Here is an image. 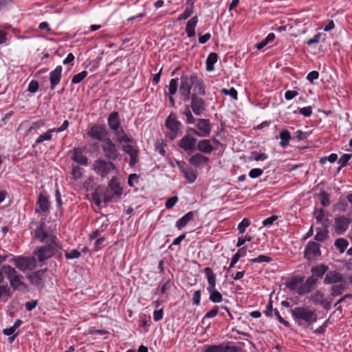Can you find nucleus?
I'll use <instances>...</instances> for the list:
<instances>
[{"instance_id": "nucleus-1", "label": "nucleus", "mask_w": 352, "mask_h": 352, "mask_svg": "<svg viewBox=\"0 0 352 352\" xmlns=\"http://www.w3.org/2000/svg\"><path fill=\"white\" fill-rule=\"evenodd\" d=\"M179 93L184 101L191 100L190 107L196 116H200L206 111V102L199 96L206 94L205 87L197 75L181 76Z\"/></svg>"}, {"instance_id": "nucleus-2", "label": "nucleus", "mask_w": 352, "mask_h": 352, "mask_svg": "<svg viewBox=\"0 0 352 352\" xmlns=\"http://www.w3.org/2000/svg\"><path fill=\"white\" fill-rule=\"evenodd\" d=\"M45 221H41L34 230L36 239H40L41 242L48 243L47 245L39 248L35 252L40 262L50 258L55 253L58 252L60 249L56 236L50 234L48 231L45 230Z\"/></svg>"}, {"instance_id": "nucleus-3", "label": "nucleus", "mask_w": 352, "mask_h": 352, "mask_svg": "<svg viewBox=\"0 0 352 352\" xmlns=\"http://www.w3.org/2000/svg\"><path fill=\"white\" fill-rule=\"evenodd\" d=\"M2 270L10 282V285L13 290L25 291L28 286L22 280V276L17 273L16 270L10 265L2 266Z\"/></svg>"}, {"instance_id": "nucleus-4", "label": "nucleus", "mask_w": 352, "mask_h": 352, "mask_svg": "<svg viewBox=\"0 0 352 352\" xmlns=\"http://www.w3.org/2000/svg\"><path fill=\"white\" fill-rule=\"evenodd\" d=\"M195 134H197L195 129L188 128L186 135L178 142V146L188 155L192 154L196 149L197 139Z\"/></svg>"}, {"instance_id": "nucleus-5", "label": "nucleus", "mask_w": 352, "mask_h": 352, "mask_svg": "<svg viewBox=\"0 0 352 352\" xmlns=\"http://www.w3.org/2000/svg\"><path fill=\"white\" fill-rule=\"evenodd\" d=\"M204 272L208 283V287L207 289L210 293V300L213 302H221L222 295L215 289L216 276L213 272V270L210 267H207L204 268Z\"/></svg>"}, {"instance_id": "nucleus-6", "label": "nucleus", "mask_w": 352, "mask_h": 352, "mask_svg": "<svg viewBox=\"0 0 352 352\" xmlns=\"http://www.w3.org/2000/svg\"><path fill=\"white\" fill-rule=\"evenodd\" d=\"M286 285L291 291L296 292L299 295L308 292V279L305 280L304 276H294L286 283Z\"/></svg>"}, {"instance_id": "nucleus-7", "label": "nucleus", "mask_w": 352, "mask_h": 352, "mask_svg": "<svg viewBox=\"0 0 352 352\" xmlns=\"http://www.w3.org/2000/svg\"><path fill=\"white\" fill-rule=\"evenodd\" d=\"M94 170L102 177H106L112 170H116V165L111 160L97 159L93 164Z\"/></svg>"}, {"instance_id": "nucleus-8", "label": "nucleus", "mask_w": 352, "mask_h": 352, "mask_svg": "<svg viewBox=\"0 0 352 352\" xmlns=\"http://www.w3.org/2000/svg\"><path fill=\"white\" fill-rule=\"evenodd\" d=\"M101 148L107 160L115 161L118 158L120 153L117 146L110 138L106 139L105 142L102 143Z\"/></svg>"}, {"instance_id": "nucleus-9", "label": "nucleus", "mask_w": 352, "mask_h": 352, "mask_svg": "<svg viewBox=\"0 0 352 352\" xmlns=\"http://www.w3.org/2000/svg\"><path fill=\"white\" fill-rule=\"evenodd\" d=\"M12 260L16 267L23 272L27 270H32L36 266V258L34 257L19 256L14 258Z\"/></svg>"}, {"instance_id": "nucleus-10", "label": "nucleus", "mask_w": 352, "mask_h": 352, "mask_svg": "<svg viewBox=\"0 0 352 352\" xmlns=\"http://www.w3.org/2000/svg\"><path fill=\"white\" fill-rule=\"evenodd\" d=\"M87 135L93 139L101 141L102 143L104 142L106 139H109L106 128L102 125L92 126Z\"/></svg>"}, {"instance_id": "nucleus-11", "label": "nucleus", "mask_w": 352, "mask_h": 352, "mask_svg": "<svg viewBox=\"0 0 352 352\" xmlns=\"http://www.w3.org/2000/svg\"><path fill=\"white\" fill-rule=\"evenodd\" d=\"M47 270H39L27 276L30 283L38 289L43 288L45 285V273Z\"/></svg>"}, {"instance_id": "nucleus-12", "label": "nucleus", "mask_w": 352, "mask_h": 352, "mask_svg": "<svg viewBox=\"0 0 352 352\" xmlns=\"http://www.w3.org/2000/svg\"><path fill=\"white\" fill-rule=\"evenodd\" d=\"M329 267L324 264H320L315 267H312L311 272V276H309V287L316 284L318 279L322 278L324 274L327 272Z\"/></svg>"}, {"instance_id": "nucleus-13", "label": "nucleus", "mask_w": 352, "mask_h": 352, "mask_svg": "<svg viewBox=\"0 0 352 352\" xmlns=\"http://www.w3.org/2000/svg\"><path fill=\"white\" fill-rule=\"evenodd\" d=\"M196 126L198 129L197 130V134H195L196 136L206 138L210 135L211 131L210 120L199 118L197 120Z\"/></svg>"}, {"instance_id": "nucleus-14", "label": "nucleus", "mask_w": 352, "mask_h": 352, "mask_svg": "<svg viewBox=\"0 0 352 352\" xmlns=\"http://www.w3.org/2000/svg\"><path fill=\"white\" fill-rule=\"evenodd\" d=\"M176 164L181 172L184 175L185 178L189 183H193L197 179V173L192 168L188 166L184 161H177Z\"/></svg>"}, {"instance_id": "nucleus-15", "label": "nucleus", "mask_w": 352, "mask_h": 352, "mask_svg": "<svg viewBox=\"0 0 352 352\" xmlns=\"http://www.w3.org/2000/svg\"><path fill=\"white\" fill-rule=\"evenodd\" d=\"M351 219L344 216L338 217L335 219V231L337 234L344 233L349 228Z\"/></svg>"}, {"instance_id": "nucleus-16", "label": "nucleus", "mask_w": 352, "mask_h": 352, "mask_svg": "<svg viewBox=\"0 0 352 352\" xmlns=\"http://www.w3.org/2000/svg\"><path fill=\"white\" fill-rule=\"evenodd\" d=\"M292 314L296 320L301 324V321L308 322V310L305 307H295L291 310Z\"/></svg>"}, {"instance_id": "nucleus-17", "label": "nucleus", "mask_w": 352, "mask_h": 352, "mask_svg": "<svg viewBox=\"0 0 352 352\" xmlns=\"http://www.w3.org/2000/svg\"><path fill=\"white\" fill-rule=\"evenodd\" d=\"M63 68L61 66H57L54 70L50 74V89L54 90L56 86L60 82L62 76Z\"/></svg>"}, {"instance_id": "nucleus-18", "label": "nucleus", "mask_w": 352, "mask_h": 352, "mask_svg": "<svg viewBox=\"0 0 352 352\" xmlns=\"http://www.w3.org/2000/svg\"><path fill=\"white\" fill-rule=\"evenodd\" d=\"M180 122L177 120L176 115L174 113H170L166 120V126L172 132H178Z\"/></svg>"}, {"instance_id": "nucleus-19", "label": "nucleus", "mask_w": 352, "mask_h": 352, "mask_svg": "<svg viewBox=\"0 0 352 352\" xmlns=\"http://www.w3.org/2000/svg\"><path fill=\"white\" fill-rule=\"evenodd\" d=\"M311 298L314 302L322 305V307L326 309H330L331 302L327 301L324 299V294L322 292L319 291L316 292L311 295Z\"/></svg>"}, {"instance_id": "nucleus-20", "label": "nucleus", "mask_w": 352, "mask_h": 352, "mask_svg": "<svg viewBox=\"0 0 352 352\" xmlns=\"http://www.w3.org/2000/svg\"><path fill=\"white\" fill-rule=\"evenodd\" d=\"M104 192H107V188L104 186H98L93 192L91 195L92 200L96 206H100Z\"/></svg>"}, {"instance_id": "nucleus-21", "label": "nucleus", "mask_w": 352, "mask_h": 352, "mask_svg": "<svg viewBox=\"0 0 352 352\" xmlns=\"http://www.w3.org/2000/svg\"><path fill=\"white\" fill-rule=\"evenodd\" d=\"M108 124L111 129L116 131L120 127V122L119 118V113L117 111H113L109 114L108 118Z\"/></svg>"}, {"instance_id": "nucleus-22", "label": "nucleus", "mask_w": 352, "mask_h": 352, "mask_svg": "<svg viewBox=\"0 0 352 352\" xmlns=\"http://www.w3.org/2000/svg\"><path fill=\"white\" fill-rule=\"evenodd\" d=\"M37 205L39 207V209H36V212H43L44 213H48L50 210V203L46 197L40 194L38 196V199L37 201Z\"/></svg>"}, {"instance_id": "nucleus-23", "label": "nucleus", "mask_w": 352, "mask_h": 352, "mask_svg": "<svg viewBox=\"0 0 352 352\" xmlns=\"http://www.w3.org/2000/svg\"><path fill=\"white\" fill-rule=\"evenodd\" d=\"M341 280H342V278L340 273L331 271L326 274L324 283V284H336Z\"/></svg>"}, {"instance_id": "nucleus-24", "label": "nucleus", "mask_w": 352, "mask_h": 352, "mask_svg": "<svg viewBox=\"0 0 352 352\" xmlns=\"http://www.w3.org/2000/svg\"><path fill=\"white\" fill-rule=\"evenodd\" d=\"M72 158L74 161L80 164L81 165L86 166L88 164V159L83 154L80 148H74Z\"/></svg>"}, {"instance_id": "nucleus-25", "label": "nucleus", "mask_w": 352, "mask_h": 352, "mask_svg": "<svg viewBox=\"0 0 352 352\" xmlns=\"http://www.w3.org/2000/svg\"><path fill=\"white\" fill-rule=\"evenodd\" d=\"M196 148L204 153H210L214 149L210 144V140L207 139L199 140Z\"/></svg>"}, {"instance_id": "nucleus-26", "label": "nucleus", "mask_w": 352, "mask_h": 352, "mask_svg": "<svg viewBox=\"0 0 352 352\" xmlns=\"http://www.w3.org/2000/svg\"><path fill=\"white\" fill-rule=\"evenodd\" d=\"M209 158L205 155H201V153H196L191 156L189 160V162L190 164L195 166V167H198L200 165H202L207 162H208Z\"/></svg>"}, {"instance_id": "nucleus-27", "label": "nucleus", "mask_w": 352, "mask_h": 352, "mask_svg": "<svg viewBox=\"0 0 352 352\" xmlns=\"http://www.w3.org/2000/svg\"><path fill=\"white\" fill-rule=\"evenodd\" d=\"M198 22V18L197 16L191 18L187 23L186 26V32L188 37H192L195 35V28Z\"/></svg>"}, {"instance_id": "nucleus-28", "label": "nucleus", "mask_w": 352, "mask_h": 352, "mask_svg": "<svg viewBox=\"0 0 352 352\" xmlns=\"http://www.w3.org/2000/svg\"><path fill=\"white\" fill-rule=\"evenodd\" d=\"M313 216L316 218L317 222L321 223L322 226H327L328 218L324 214L323 209H316L313 213Z\"/></svg>"}, {"instance_id": "nucleus-29", "label": "nucleus", "mask_w": 352, "mask_h": 352, "mask_svg": "<svg viewBox=\"0 0 352 352\" xmlns=\"http://www.w3.org/2000/svg\"><path fill=\"white\" fill-rule=\"evenodd\" d=\"M196 212L190 211L176 222V226L179 230L185 227L187 223L193 218Z\"/></svg>"}, {"instance_id": "nucleus-30", "label": "nucleus", "mask_w": 352, "mask_h": 352, "mask_svg": "<svg viewBox=\"0 0 352 352\" xmlns=\"http://www.w3.org/2000/svg\"><path fill=\"white\" fill-rule=\"evenodd\" d=\"M186 3L189 5L184 13L182 14L177 19L178 21L186 20L189 18L193 13L194 10V1L193 0H187Z\"/></svg>"}, {"instance_id": "nucleus-31", "label": "nucleus", "mask_w": 352, "mask_h": 352, "mask_svg": "<svg viewBox=\"0 0 352 352\" xmlns=\"http://www.w3.org/2000/svg\"><path fill=\"white\" fill-rule=\"evenodd\" d=\"M345 289L346 287L344 283L342 280H341L340 282L331 286V295L333 297L341 295Z\"/></svg>"}, {"instance_id": "nucleus-32", "label": "nucleus", "mask_w": 352, "mask_h": 352, "mask_svg": "<svg viewBox=\"0 0 352 352\" xmlns=\"http://www.w3.org/2000/svg\"><path fill=\"white\" fill-rule=\"evenodd\" d=\"M218 55L214 52L209 54L206 60V69L207 71L214 70V65L218 60Z\"/></svg>"}, {"instance_id": "nucleus-33", "label": "nucleus", "mask_w": 352, "mask_h": 352, "mask_svg": "<svg viewBox=\"0 0 352 352\" xmlns=\"http://www.w3.org/2000/svg\"><path fill=\"white\" fill-rule=\"evenodd\" d=\"M245 255V250L244 248H241L238 252L233 256L231 260V263L228 268V272H230V269L234 266V265L239 261L241 257Z\"/></svg>"}, {"instance_id": "nucleus-34", "label": "nucleus", "mask_w": 352, "mask_h": 352, "mask_svg": "<svg viewBox=\"0 0 352 352\" xmlns=\"http://www.w3.org/2000/svg\"><path fill=\"white\" fill-rule=\"evenodd\" d=\"M334 245L340 253H343L349 245V241L344 238H339L335 241Z\"/></svg>"}, {"instance_id": "nucleus-35", "label": "nucleus", "mask_w": 352, "mask_h": 352, "mask_svg": "<svg viewBox=\"0 0 352 352\" xmlns=\"http://www.w3.org/2000/svg\"><path fill=\"white\" fill-rule=\"evenodd\" d=\"M318 197L322 206L327 207L330 205V195L329 193L324 190H320L318 195Z\"/></svg>"}, {"instance_id": "nucleus-36", "label": "nucleus", "mask_w": 352, "mask_h": 352, "mask_svg": "<svg viewBox=\"0 0 352 352\" xmlns=\"http://www.w3.org/2000/svg\"><path fill=\"white\" fill-rule=\"evenodd\" d=\"M311 254L314 258H316L320 255L319 245L315 242H309V256Z\"/></svg>"}, {"instance_id": "nucleus-37", "label": "nucleus", "mask_w": 352, "mask_h": 352, "mask_svg": "<svg viewBox=\"0 0 352 352\" xmlns=\"http://www.w3.org/2000/svg\"><path fill=\"white\" fill-rule=\"evenodd\" d=\"M280 145L283 147L288 145L289 141L291 139L290 133L287 130L283 131L280 133Z\"/></svg>"}, {"instance_id": "nucleus-38", "label": "nucleus", "mask_w": 352, "mask_h": 352, "mask_svg": "<svg viewBox=\"0 0 352 352\" xmlns=\"http://www.w3.org/2000/svg\"><path fill=\"white\" fill-rule=\"evenodd\" d=\"M54 132L53 129H50L46 133L39 135L36 140V144H40L45 140H50L52 139V133Z\"/></svg>"}, {"instance_id": "nucleus-39", "label": "nucleus", "mask_w": 352, "mask_h": 352, "mask_svg": "<svg viewBox=\"0 0 352 352\" xmlns=\"http://www.w3.org/2000/svg\"><path fill=\"white\" fill-rule=\"evenodd\" d=\"M88 73L87 71H82L76 75H74L72 79L73 84H77L80 82L87 76Z\"/></svg>"}, {"instance_id": "nucleus-40", "label": "nucleus", "mask_w": 352, "mask_h": 352, "mask_svg": "<svg viewBox=\"0 0 352 352\" xmlns=\"http://www.w3.org/2000/svg\"><path fill=\"white\" fill-rule=\"evenodd\" d=\"M109 186L111 188V191L114 192V194L116 195H120L122 193V188L120 186V185L112 180H111Z\"/></svg>"}, {"instance_id": "nucleus-41", "label": "nucleus", "mask_w": 352, "mask_h": 352, "mask_svg": "<svg viewBox=\"0 0 352 352\" xmlns=\"http://www.w3.org/2000/svg\"><path fill=\"white\" fill-rule=\"evenodd\" d=\"M122 150L126 153L129 155V156H131V155H136V154L139 153V151L137 148H135L132 145H129V144L122 146Z\"/></svg>"}, {"instance_id": "nucleus-42", "label": "nucleus", "mask_w": 352, "mask_h": 352, "mask_svg": "<svg viewBox=\"0 0 352 352\" xmlns=\"http://www.w3.org/2000/svg\"><path fill=\"white\" fill-rule=\"evenodd\" d=\"M15 330L16 329L12 326L9 327V328L4 329L3 330V334H5L6 336H11L8 338L10 342H12L14 340V338L16 336V335H17V333H14Z\"/></svg>"}, {"instance_id": "nucleus-43", "label": "nucleus", "mask_w": 352, "mask_h": 352, "mask_svg": "<svg viewBox=\"0 0 352 352\" xmlns=\"http://www.w3.org/2000/svg\"><path fill=\"white\" fill-rule=\"evenodd\" d=\"M250 261L251 263H270L272 261V258L270 256L261 254L257 256L256 258L250 259Z\"/></svg>"}, {"instance_id": "nucleus-44", "label": "nucleus", "mask_w": 352, "mask_h": 352, "mask_svg": "<svg viewBox=\"0 0 352 352\" xmlns=\"http://www.w3.org/2000/svg\"><path fill=\"white\" fill-rule=\"evenodd\" d=\"M177 90V79L170 80L168 85V91L170 95H174Z\"/></svg>"}, {"instance_id": "nucleus-45", "label": "nucleus", "mask_w": 352, "mask_h": 352, "mask_svg": "<svg viewBox=\"0 0 352 352\" xmlns=\"http://www.w3.org/2000/svg\"><path fill=\"white\" fill-rule=\"evenodd\" d=\"M250 225V221L248 219H243L242 221L238 225V230L240 234H243L246 228Z\"/></svg>"}, {"instance_id": "nucleus-46", "label": "nucleus", "mask_w": 352, "mask_h": 352, "mask_svg": "<svg viewBox=\"0 0 352 352\" xmlns=\"http://www.w3.org/2000/svg\"><path fill=\"white\" fill-rule=\"evenodd\" d=\"M325 34L321 32H318L314 35L311 38H309V45L319 43L321 40H324Z\"/></svg>"}, {"instance_id": "nucleus-47", "label": "nucleus", "mask_w": 352, "mask_h": 352, "mask_svg": "<svg viewBox=\"0 0 352 352\" xmlns=\"http://www.w3.org/2000/svg\"><path fill=\"white\" fill-rule=\"evenodd\" d=\"M72 175L73 178L75 180H77V179L81 178L82 175L81 168L78 166H73L72 170Z\"/></svg>"}, {"instance_id": "nucleus-48", "label": "nucleus", "mask_w": 352, "mask_h": 352, "mask_svg": "<svg viewBox=\"0 0 352 352\" xmlns=\"http://www.w3.org/2000/svg\"><path fill=\"white\" fill-rule=\"evenodd\" d=\"M206 352H228V351H226V346L212 345L206 349Z\"/></svg>"}, {"instance_id": "nucleus-49", "label": "nucleus", "mask_w": 352, "mask_h": 352, "mask_svg": "<svg viewBox=\"0 0 352 352\" xmlns=\"http://www.w3.org/2000/svg\"><path fill=\"white\" fill-rule=\"evenodd\" d=\"M352 157V155L351 154H348V153H345V154H343L340 158L338 160V164L341 166H345L348 162L350 160V159Z\"/></svg>"}, {"instance_id": "nucleus-50", "label": "nucleus", "mask_w": 352, "mask_h": 352, "mask_svg": "<svg viewBox=\"0 0 352 352\" xmlns=\"http://www.w3.org/2000/svg\"><path fill=\"white\" fill-rule=\"evenodd\" d=\"M221 92L225 95L230 96L234 100H236L238 98L237 91L233 87L230 88V89H223Z\"/></svg>"}, {"instance_id": "nucleus-51", "label": "nucleus", "mask_w": 352, "mask_h": 352, "mask_svg": "<svg viewBox=\"0 0 352 352\" xmlns=\"http://www.w3.org/2000/svg\"><path fill=\"white\" fill-rule=\"evenodd\" d=\"M218 312H219V307L217 306H214L212 309V310H210V311L206 313V314L205 315L204 319L202 320V323L205 322V319L206 318H210L215 317L217 315Z\"/></svg>"}, {"instance_id": "nucleus-52", "label": "nucleus", "mask_w": 352, "mask_h": 352, "mask_svg": "<svg viewBox=\"0 0 352 352\" xmlns=\"http://www.w3.org/2000/svg\"><path fill=\"white\" fill-rule=\"evenodd\" d=\"M327 236V231L325 230H322L320 228L319 230H318L315 239L318 241H323L324 239Z\"/></svg>"}, {"instance_id": "nucleus-53", "label": "nucleus", "mask_w": 352, "mask_h": 352, "mask_svg": "<svg viewBox=\"0 0 352 352\" xmlns=\"http://www.w3.org/2000/svg\"><path fill=\"white\" fill-rule=\"evenodd\" d=\"M38 87L39 85L38 81L33 80L29 83L28 90L31 93H35L38 91Z\"/></svg>"}, {"instance_id": "nucleus-54", "label": "nucleus", "mask_w": 352, "mask_h": 352, "mask_svg": "<svg viewBox=\"0 0 352 352\" xmlns=\"http://www.w3.org/2000/svg\"><path fill=\"white\" fill-rule=\"evenodd\" d=\"M263 173V171L261 168H253L250 171L249 176L252 179H255L260 177Z\"/></svg>"}, {"instance_id": "nucleus-55", "label": "nucleus", "mask_w": 352, "mask_h": 352, "mask_svg": "<svg viewBox=\"0 0 352 352\" xmlns=\"http://www.w3.org/2000/svg\"><path fill=\"white\" fill-rule=\"evenodd\" d=\"M177 200H178V198L176 196L168 198L166 201V204H165L166 208L168 209L172 208L175 206V204L177 203Z\"/></svg>"}, {"instance_id": "nucleus-56", "label": "nucleus", "mask_w": 352, "mask_h": 352, "mask_svg": "<svg viewBox=\"0 0 352 352\" xmlns=\"http://www.w3.org/2000/svg\"><path fill=\"white\" fill-rule=\"evenodd\" d=\"M352 298L351 294H345L344 296L340 298L334 305V307H336L338 310H342V306L340 305V302H344L346 298Z\"/></svg>"}, {"instance_id": "nucleus-57", "label": "nucleus", "mask_w": 352, "mask_h": 352, "mask_svg": "<svg viewBox=\"0 0 352 352\" xmlns=\"http://www.w3.org/2000/svg\"><path fill=\"white\" fill-rule=\"evenodd\" d=\"M80 256V252L76 250H73L69 253L65 254V257L67 259L77 258Z\"/></svg>"}, {"instance_id": "nucleus-58", "label": "nucleus", "mask_w": 352, "mask_h": 352, "mask_svg": "<svg viewBox=\"0 0 352 352\" xmlns=\"http://www.w3.org/2000/svg\"><path fill=\"white\" fill-rule=\"evenodd\" d=\"M113 197L112 191L107 188V192H104L102 200H103L104 203H108L111 201Z\"/></svg>"}, {"instance_id": "nucleus-59", "label": "nucleus", "mask_w": 352, "mask_h": 352, "mask_svg": "<svg viewBox=\"0 0 352 352\" xmlns=\"http://www.w3.org/2000/svg\"><path fill=\"white\" fill-rule=\"evenodd\" d=\"M38 305V301L36 300H31L28 301L25 304V307L26 310L28 311H32Z\"/></svg>"}, {"instance_id": "nucleus-60", "label": "nucleus", "mask_w": 352, "mask_h": 352, "mask_svg": "<svg viewBox=\"0 0 352 352\" xmlns=\"http://www.w3.org/2000/svg\"><path fill=\"white\" fill-rule=\"evenodd\" d=\"M307 138V133L301 131H297L294 133V139H296L298 141L302 140Z\"/></svg>"}, {"instance_id": "nucleus-61", "label": "nucleus", "mask_w": 352, "mask_h": 352, "mask_svg": "<svg viewBox=\"0 0 352 352\" xmlns=\"http://www.w3.org/2000/svg\"><path fill=\"white\" fill-rule=\"evenodd\" d=\"M298 93L296 91H294V90H289V91H287L285 94V98L289 100H292L293 99L294 97H296V96H298Z\"/></svg>"}, {"instance_id": "nucleus-62", "label": "nucleus", "mask_w": 352, "mask_h": 352, "mask_svg": "<svg viewBox=\"0 0 352 352\" xmlns=\"http://www.w3.org/2000/svg\"><path fill=\"white\" fill-rule=\"evenodd\" d=\"M163 318V310L160 309L159 310H155L153 313V319L155 321H159Z\"/></svg>"}, {"instance_id": "nucleus-63", "label": "nucleus", "mask_w": 352, "mask_h": 352, "mask_svg": "<svg viewBox=\"0 0 352 352\" xmlns=\"http://www.w3.org/2000/svg\"><path fill=\"white\" fill-rule=\"evenodd\" d=\"M200 298H201V291L197 290L194 292L192 302L195 305H199L200 303Z\"/></svg>"}, {"instance_id": "nucleus-64", "label": "nucleus", "mask_w": 352, "mask_h": 352, "mask_svg": "<svg viewBox=\"0 0 352 352\" xmlns=\"http://www.w3.org/2000/svg\"><path fill=\"white\" fill-rule=\"evenodd\" d=\"M226 351L228 352H241L242 348L236 346H226Z\"/></svg>"}]
</instances>
